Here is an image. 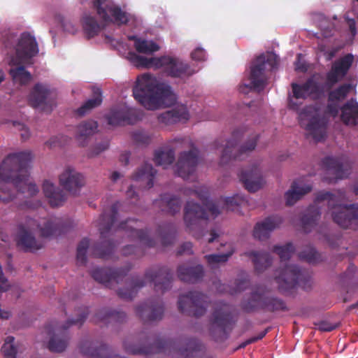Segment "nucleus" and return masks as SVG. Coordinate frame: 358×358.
I'll list each match as a JSON object with an SVG mask.
<instances>
[{"label":"nucleus","mask_w":358,"mask_h":358,"mask_svg":"<svg viewBox=\"0 0 358 358\" xmlns=\"http://www.w3.org/2000/svg\"><path fill=\"white\" fill-rule=\"evenodd\" d=\"M136 314L145 322H152L162 319L164 306L159 301H152L139 305L136 308Z\"/></svg>","instance_id":"nucleus-23"},{"label":"nucleus","mask_w":358,"mask_h":358,"mask_svg":"<svg viewBox=\"0 0 358 358\" xmlns=\"http://www.w3.org/2000/svg\"><path fill=\"white\" fill-rule=\"evenodd\" d=\"M192 245L191 243H185V244H183V245L182 246V251H180V252H187V253H190L191 252V250H192Z\"/></svg>","instance_id":"nucleus-61"},{"label":"nucleus","mask_w":358,"mask_h":358,"mask_svg":"<svg viewBox=\"0 0 358 358\" xmlns=\"http://www.w3.org/2000/svg\"><path fill=\"white\" fill-rule=\"evenodd\" d=\"M221 150V162L222 164L227 163L231 159L239 157V155L234 153L236 150V144L232 141L225 142L224 145L219 148Z\"/></svg>","instance_id":"nucleus-45"},{"label":"nucleus","mask_w":358,"mask_h":358,"mask_svg":"<svg viewBox=\"0 0 358 358\" xmlns=\"http://www.w3.org/2000/svg\"><path fill=\"white\" fill-rule=\"evenodd\" d=\"M315 325L317 329L322 331H331L336 327V325L331 324L327 321H320L315 323Z\"/></svg>","instance_id":"nucleus-56"},{"label":"nucleus","mask_w":358,"mask_h":358,"mask_svg":"<svg viewBox=\"0 0 358 358\" xmlns=\"http://www.w3.org/2000/svg\"><path fill=\"white\" fill-rule=\"evenodd\" d=\"M134 141L141 144H148L151 140V136L145 131L138 130L134 133Z\"/></svg>","instance_id":"nucleus-50"},{"label":"nucleus","mask_w":358,"mask_h":358,"mask_svg":"<svg viewBox=\"0 0 358 358\" xmlns=\"http://www.w3.org/2000/svg\"><path fill=\"white\" fill-rule=\"evenodd\" d=\"M299 257L310 263H315L318 259L317 254L313 248H308L301 252Z\"/></svg>","instance_id":"nucleus-48"},{"label":"nucleus","mask_w":358,"mask_h":358,"mask_svg":"<svg viewBox=\"0 0 358 358\" xmlns=\"http://www.w3.org/2000/svg\"><path fill=\"white\" fill-rule=\"evenodd\" d=\"M220 247H226L227 252L222 254H213L206 255L205 259L211 268L217 267L220 264L228 261L234 252V247L229 243H220Z\"/></svg>","instance_id":"nucleus-36"},{"label":"nucleus","mask_w":358,"mask_h":358,"mask_svg":"<svg viewBox=\"0 0 358 358\" xmlns=\"http://www.w3.org/2000/svg\"><path fill=\"white\" fill-rule=\"evenodd\" d=\"M257 141V136H252L243 146L239 148V152L245 153L255 149Z\"/></svg>","instance_id":"nucleus-53"},{"label":"nucleus","mask_w":358,"mask_h":358,"mask_svg":"<svg viewBox=\"0 0 358 358\" xmlns=\"http://www.w3.org/2000/svg\"><path fill=\"white\" fill-rule=\"evenodd\" d=\"M109 146L108 141L107 140L102 141L99 143H97L90 151L88 155L90 157H94L99 154H101L102 152L105 151L108 149Z\"/></svg>","instance_id":"nucleus-49"},{"label":"nucleus","mask_w":358,"mask_h":358,"mask_svg":"<svg viewBox=\"0 0 358 358\" xmlns=\"http://www.w3.org/2000/svg\"><path fill=\"white\" fill-rule=\"evenodd\" d=\"M135 195H136V193H135L134 190L133 189V187H130L129 188V189L127 191V197L133 199Z\"/></svg>","instance_id":"nucleus-64"},{"label":"nucleus","mask_w":358,"mask_h":358,"mask_svg":"<svg viewBox=\"0 0 358 358\" xmlns=\"http://www.w3.org/2000/svg\"><path fill=\"white\" fill-rule=\"evenodd\" d=\"M59 183L69 192L76 194L83 185L84 180L83 176L75 169L67 166L59 176Z\"/></svg>","instance_id":"nucleus-20"},{"label":"nucleus","mask_w":358,"mask_h":358,"mask_svg":"<svg viewBox=\"0 0 358 358\" xmlns=\"http://www.w3.org/2000/svg\"><path fill=\"white\" fill-rule=\"evenodd\" d=\"M92 5L99 19L104 24L120 25L130 20V15L122 10L113 0H92Z\"/></svg>","instance_id":"nucleus-12"},{"label":"nucleus","mask_w":358,"mask_h":358,"mask_svg":"<svg viewBox=\"0 0 358 358\" xmlns=\"http://www.w3.org/2000/svg\"><path fill=\"white\" fill-rule=\"evenodd\" d=\"M33 156L29 151L13 152L0 164V201L8 203L20 194L24 197L36 195L39 189L24 169Z\"/></svg>","instance_id":"nucleus-2"},{"label":"nucleus","mask_w":358,"mask_h":358,"mask_svg":"<svg viewBox=\"0 0 358 358\" xmlns=\"http://www.w3.org/2000/svg\"><path fill=\"white\" fill-rule=\"evenodd\" d=\"M318 27L324 37H329L333 35L335 29V24L330 21L322 14H317L315 16Z\"/></svg>","instance_id":"nucleus-42"},{"label":"nucleus","mask_w":358,"mask_h":358,"mask_svg":"<svg viewBox=\"0 0 358 358\" xmlns=\"http://www.w3.org/2000/svg\"><path fill=\"white\" fill-rule=\"evenodd\" d=\"M29 101L34 108L49 112L55 106V95L48 86L38 83L32 89Z\"/></svg>","instance_id":"nucleus-17"},{"label":"nucleus","mask_w":358,"mask_h":358,"mask_svg":"<svg viewBox=\"0 0 358 358\" xmlns=\"http://www.w3.org/2000/svg\"><path fill=\"white\" fill-rule=\"evenodd\" d=\"M129 40L134 41V45L136 50V51L139 53H142L146 55V57H150V55H152L154 52H157L159 50V46L155 42L151 40H146L144 38H138L135 36H131L129 37ZM133 53L132 52H129L127 55V59H129V55ZM135 54V52H134ZM136 55L140 56L139 55ZM144 57L143 55H141Z\"/></svg>","instance_id":"nucleus-30"},{"label":"nucleus","mask_w":358,"mask_h":358,"mask_svg":"<svg viewBox=\"0 0 358 358\" xmlns=\"http://www.w3.org/2000/svg\"><path fill=\"white\" fill-rule=\"evenodd\" d=\"M210 235V238L208 241V243H213L215 241H220L221 231L220 230H211Z\"/></svg>","instance_id":"nucleus-59"},{"label":"nucleus","mask_w":358,"mask_h":358,"mask_svg":"<svg viewBox=\"0 0 358 358\" xmlns=\"http://www.w3.org/2000/svg\"><path fill=\"white\" fill-rule=\"evenodd\" d=\"M92 276L96 280L103 283L110 280L111 278H116L115 274L111 277L108 276L106 271L102 268L94 270L92 273Z\"/></svg>","instance_id":"nucleus-51"},{"label":"nucleus","mask_w":358,"mask_h":358,"mask_svg":"<svg viewBox=\"0 0 358 358\" xmlns=\"http://www.w3.org/2000/svg\"><path fill=\"white\" fill-rule=\"evenodd\" d=\"M301 126L306 135L315 141H323L327 134V120L324 110L317 106H309L299 111Z\"/></svg>","instance_id":"nucleus-10"},{"label":"nucleus","mask_w":358,"mask_h":358,"mask_svg":"<svg viewBox=\"0 0 358 358\" xmlns=\"http://www.w3.org/2000/svg\"><path fill=\"white\" fill-rule=\"evenodd\" d=\"M176 144H181L182 148L189 146L188 151L179 153L178 161L174 166V172L185 180L190 178L195 173L199 163V150L187 137H179L173 139Z\"/></svg>","instance_id":"nucleus-11"},{"label":"nucleus","mask_w":358,"mask_h":358,"mask_svg":"<svg viewBox=\"0 0 358 358\" xmlns=\"http://www.w3.org/2000/svg\"><path fill=\"white\" fill-rule=\"evenodd\" d=\"M345 199V195L342 191H338L335 194L329 192H320L317 196L315 205L310 206L306 214L301 220V224L306 231H309L310 228L316 224L320 213L318 205L321 203H327L331 212V216L336 223L343 228H356L358 224V206L343 205Z\"/></svg>","instance_id":"nucleus-3"},{"label":"nucleus","mask_w":358,"mask_h":358,"mask_svg":"<svg viewBox=\"0 0 358 358\" xmlns=\"http://www.w3.org/2000/svg\"><path fill=\"white\" fill-rule=\"evenodd\" d=\"M272 250L281 261L280 266L275 273V282L281 292H287L296 286L301 274L298 266L286 262L294 253V247L288 243L283 245H276Z\"/></svg>","instance_id":"nucleus-8"},{"label":"nucleus","mask_w":358,"mask_h":358,"mask_svg":"<svg viewBox=\"0 0 358 358\" xmlns=\"http://www.w3.org/2000/svg\"><path fill=\"white\" fill-rule=\"evenodd\" d=\"M89 241L87 239L82 240L77 248V261L83 264L86 261V252L89 247Z\"/></svg>","instance_id":"nucleus-47"},{"label":"nucleus","mask_w":358,"mask_h":358,"mask_svg":"<svg viewBox=\"0 0 358 358\" xmlns=\"http://www.w3.org/2000/svg\"><path fill=\"white\" fill-rule=\"evenodd\" d=\"M293 95L289 96V107L294 110H299L301 99L308 96L315 98L320 92V86L314 79L308 80L303 85L292 84Z\"/></svg>","instance_id":"nucleus-18"},{"label":"nucleus","mask_w":358,"mask_h":358,"mask_svg":"<svg viewBox=\"0 0 358 358\" xmlns=\"http://www.w3.org/2000/svg\"><path fill=\"white\" fill-rule=\"evenodd\" d=\"M192 59L194 61H204L206 55L203 49L201 48H195L191 53Z\"/></svg>","instance_id":"nucleus-54"},{"label":"nucleus","mask_w":358,"mask_h":358,"mask_svg":"<svg viewBox=\"0 0 358 358\" xmlns=\"http://www.w3.org/2000/svg\"><path fill=\"white\" fill-rule=\"evenodd\" d=\"M62 26L63 30L69 34H75L76 33L78 29L74 23L69 20H64L62 21Z\"/></svg>","instance_id":"nucleus-55"},{"label":"nucleus","mask_w":358,"mask_h":358,"mask_svg":"<svg viewBox=\"0 0 358 358\" xmlns=\"http://www.w3.org/2000/svg\"><path fill=\"white\" fill-rule=\"evenodd\" d=\"M64 231L61 219L57 217L27 218L17 227L16 242L18 246L26 250H37L43 247V243L36 238L34 233L48 238L57 236Z\"/></svg>","instance_id":"nucleus-4"},{"label":"nucleus","mask_w":358,"mask_h":358,"mask_svg":"<svg viewBox=\"0 0 358 358\" xmlns=\"http://www.w3.org/2000/svg\"><path fill=\"white\" fill-rule=\"evenodd\" d=\"M354 61V57L348 54L335 61L327 75L328 82L333 85L341 80L348 73Z\"/></svg>","instance_id":"nucleus-21"},{"label":"nucleus","mask_w":358,"mask_h":358,"mask_svg":"<svg viewBox=\"0 0 358 358\" xmlns=\"http://www.w3.org/2000/svg\"><path fill=\"white\" fill-rule=\"evenodd\" d=\"M122 177L121 174L119 173V172H117V171H115L113 172L111 176H110V179L113 181V182H115L117 181L119 178H120Z\"/></svg>","instance_id":"nucleus-63"},{"label":"nucleus","mask_w":358,"mask_h":358,"mask_svg":"<svg viewBox=\"0 0 358 358\" xmlns=\"http://www.w3.org/2000/svg\"><path fill=\"white\" fill-rule=\"evenodd\" d=\"M43 189L45 196L48 199L52 206H58L65 201L66 196L62 190L56 188L50 181H45Z\"/></svg>","instance_id":"nucleus-35"},{"label":"nucleus","mask_w":358,"mask_h":358,"mask_svg":"<svg viewBox=\"0 0 358 358\" xmlns=\"http://www.w3.org/2000/svg\"><path fill=\"white\" fill-rule=\"evenodd\" d=\"M233 319V309L228 304L219 303L215 307L211 320L210 331L213 334H224L225 327Z\"/></svg>","instance_id":"nucleus-19"},{"label":"nucleus","mask_w":358,"mask_h":358,"mask_svg":"<svg viewBox=\"0 0 358 358\" xmlns=\"http://www.w3.org/2000/svg\"><path fill=\"white\" fill-rule=\"evenodd\" d=\"M36 39L29 34L21 35L15 49V55L10 58V74L15 83L26 85L31 80V75L25 69L33 64V58L38 54Z\"/></svg>","instance_id":"nucleus-6"},{"label":"nucleus","mask_w":358,"mask_h":358,"mask_svg":"<svg viewBox=\"0 0 358 358\" xmlns=\"http://www.w3.org/2000/svg\"><path fill=\"white\" fill-rule=\"evenodd\" d=\"M252 301L254 303L252 304V306H261L264 305L266 303L264 302L265 296L262 293H253L252 296Z\"/></svg>","instance_id":"nucleus-58"},{"label":"nucleus","mask_w":358,"mask_h":358,"mask_svg":"<svg viewBox=\"0 0 358 358\" xmlns=\"http://www.w3.org/2000/svg\"><path fill=\"white\" fill-rule=\"evenodd\" d=\"M247 203L245 197L237 194L230 197L220 198L217 201H210L203 209L199 204L188 201L184 210V222L188 230L193 231L200 226L202 220L215 218L222 210H234L238 206Z\"/></svg>","instance_id":"nucleus-5"},{"label":"nucleus","mask_w":358,"mask_h":358,"mask_svg":"<svg viewBox=\"0 0 358 358\" xmlns=\"http://www.w3.org/2000/svg\"><path fill=\"white\" fill-rule=\"evenodd\" d=\"M203 269L201 265L190 266L187 264H183L179 266L178 275L182 281L194 282L203 276Z\"/></svg>","instance_id":"nucleus-34"},{"label":"nucleus","mask_w":358,"mask_h":358,"mask_svg":"<svg viewBox=\"0 0 358 358\" xmlns=\"http://www.w3.org/2000/svg\"><path fill=\"white\" fill-rule=\"evenodd\" d=\"M171 280V275L166 268L150 270L145 275V281L153 282L157 289L162 291L169 288Z\"/></svg>","instance_id":"nucleus-27"},{"label":"nucleus","mask_w":358,"mask_h":358,"mask_svg":"<svg viewBox=\"0 0 358 358\" xmlns=\"http://www.w3.org/2000/svg\"><path fill=\"white\" fill-rule=\"evenodd\" d=\"M87 312L83 311L77 319L67 321L64 327L49 328L48 333L51 334L48 341V348L52 352H60L64 351L69 344V336L64 331L71 325H80L87 317Z\"/></svg>","instance_id":"nucleus-13"},{"label":"nucleus","mask_w":358,"mask_h":358,"mask_svg":"<svg viewBox=\"0 0 358 358\" xmlns=\"http://www.w3.org/2000/svg\"><path fill=\"white\" fill-rule=\"evenodd\" d=\"M129 58L136 67L162 69L167 75L174 78H184L195 73L187 64L177 57H146L131 53Z\"/></svg>","instance_id":"nucleus-7"},{"label":"nucleus","mask_w":358,"mask_h":358,"mask_svg":"<svg viewBox=\"0 0 358 358\" xmlns=\"http://www.w3.org/2000/svg\"><path fill=\"white\" fill-rule=\"evenodd\" d=\"M312 189V185L304 178L299 179L293 182L290 189L286 192L285 199L287 206L294 204L302 196Z\"/></svg>","instance_id":"nucleus-26"},{"label":"nucleus","mask_w":358,"mask_h":358,"mask_svg":"<svg viewBox=\"0 0 358 358\" xmlns=\"http://www.w3.org/2000/svg\"><path fill=\"white\" fill-rule=\"evenodd\" d=\"M14 126L21 132L20 135L23 139H27L29 137L28 128L20 122H14Z\"/></svg>","instance_id":"nucleus-57"},{"label":"nucleus","mask_w":358,"mask_h":358,"mask_svg":"<svg viewBox=\"0 0 358 358\" xmlns=\"http://www.w3.org/2000/svg\"><path fill=\"white\" fill-rule=\"evenodd\" d=\"M119 227L124 229L128 228L131 231V236L132 238L138 239L143 245H152L147 231L138 230L133 225H127V223H121Z\"/></svg>","instance_id":"nucleus-43"},{"label":"nucleus","mask_w":358,"mask_h":358,"mask_svg":"<svg viewBox=\"0 0 358 358\" xmlns=\"http://www.w3.org/2000/svg\"><path fill=\"white\" fill-rule=\"evenodd\" d=\"M14 337L8 336L4 341L1 351L4 358H16L18 352L17 345L14 342Z\"/></svg>","instance_id":"nucleus-44"},{"label":"nucleus","mask_w":358,"mask_h":358,"mask_svg":"<svg viewBox=\"0 0 358 358\" xmlns=\"http://www.w3.org/2000/svg\"><path fill=\"white\" fill-rule=\"evenodd\" d=\"M98 131V124L94 120H87L80 123L76 129V138L80 146L87 145L88 139Z\"/></svg>","instance_id":"nucleus-29"},{"label":"nucleus","mask_w":358,"mask_h":358,"mask_svg":"<svg viewBox=\"0 0 358 358\" xmlns=\"http://www.w3.org/2000/svg\"><path fill=\"white\" fill-rule=\"evenodd\" d=\"M102 101L100 93L96 94L95 96L87 100L80 108L77 110L79 115H84L94 108L99 106Z\"/></svg>","instance_id":"nucleus-46"},{"label":"nucleus","mask_w":358,"mask_h":358,"mask_svg":"<svg viewBox=\"0 0 358 358\" xmlns=\"http://www.w3.org/2000/svg\"><path fill=\"white\" fill-rule=\"evenodd\" d=\"M206 297L197 292L182 294L178 299V308L183 313L201 316L206 311Z\"/></svg>","instance_id":"nucleus-14"},{"label":"nucleus","mask_w":358,"mask_h":358,"mask_svg":"<svg viewBox=\"0 0 358 358\" xmlns=\"http://www.w3.org/2000/svg\"><path fill=\"white\" fill-rule=\"evenodd\" d=\"M10 313L8 310L0 308V319L6 320L9 318Z\"/></svg>","instance_id":"nucleus-62"},{"label":"nucleus","mask_w":358,"mask_h":358,"mask_svg":"<svg viewBox=\"0 0 358 358\" xmlns=\"http://www.w3.org/2000/svg\"><path fill=\"white\" fill-rule=\"evenodd\" d=\"M156 173L152 164L145 163L134 173L133 180L144 188H150L153 186Z\"/></svg>","instance_id":"nucleus-28"},{"label":"nucleus","mask_w":358,"mask_h":358,"mask_svg":"<svg viewBox=\"0 0 358 358\" xmlns=\"http://www.w3.org/2000/svg\"><path fill=\"white\" fill-rule=\"evenodd\" d=\"M184 194L186 195H195L196 197L201 200L205 199V195L202 194L200 192L196 189H186L184 190Z\"/></svg>","instance_id":"nucleus-60"},{"label":"nucleus","mask_w":358,"mask_h":358,"mask_svg":"<svg viewBox=\"0 0 358 358\" xmlns=\"http://www.w3.org/2000/svg\"><path fill=\"white\" fill-rule=\"evenodd\" d=\"M144 285H145L144 280L136 279V280H134L132 282V286H133L132 289H133L131 292H129L128 293H124V292H123V291L120 290L119 292V294L123 298H126V299L132 298V296L134 294V289L140 288V287H143Z\"/></svg>","instance_id":"nucleus-52"},{"label":"nucleus","mask_w":358,"mask_h":358,"mask_svg":"<svg viewBox=\"0 0 358 358\" xmlns=\"http://www.w3.org/2000/svg\"><path fill=\"white\" fill-rule=\"evenodd\" d=\"M240 180L245 189L250 192H256L263 188L266 185V180L262 175L261 163H252L247 169L243 170L240 174Z\"/></svg>","instance_id":"nucleus-16"},{"label":"nucleus","mask_w":358,"mask_h":358,"mask_svg":"<svg viewBox=\"0 0 358 358\" xmlns=\"http://www.w3.org/2000/svg\"><path fill=\"white\" fill-rule=\"evenodd\" d=\"M350 88L349 85H344L330 92L327 106V112L329 115L336 116L338 113V102L346 96Z\"/></svg>","instance_id":"nucleus-31"},{"label":"nucleus","mask_w":358,"mask_h":358,"mask_svg":"<svg viewBox=\"0 0 358 358\" xmlns=\"http://www.w3.org/2000/svg\"><path fill=\"white\" fill-rule=\"evenodd\" d=\"M324 164L329 175L326 177V179L329 182L343 178L349 174L350 165L340 159L327 157L324 161Z\"/></svg>","instance_id":"nucleus-22"},{"label":"nucleus","mask_w":358,"mask_h":358,"mask_svg":"<svg viewBox=\"0 0 358 358\" xmlns=\"http://www.w3.org/2000/svg\"><path fill=\"white\" fill-rule=\"evenodd\" d=\"M133 95L148 110L173 106V108L158 116L159 121L165 124L185 121L189 117L187 107L184 104L176 103L177 96L171 87L151 75L143 74L138 77L133 88Z\"/></svg>","instance_id":"nucleus-1"},{"label":"nucleus","mask_w":358,"mask_h":358,"mask_svg":"<svg viewBox=\"0 0 358 358\" xmlns=\"http://www.w3.org/2000/svg\"><path fill=\"white\" fill-rule=\"evenodd\" d=\"M278 63V57L271 52L262 54L252 62L248 83H243L239 87L241 93L247 94L251 90H262L266 85V73L271 70Z\"/></svg>","instance_id":"nucleus-9"},{"label":"nucleus","mask_w":358,"mask_h":358,"mask_svg":"<svg viewBox=\"0 0 358 358\" xmlns=\"http://www.w3.org/2000/svg\"><path fill=\"white\" fill-rule=\"evenodd\" d=\"M341 119L349 125H356L358 122V103L355 100L349 101L343 108Z\"/></svg>","instance_id":"nucleus-37"},{"label":"nucleus","mask_w":358,"mask_h":358,"mask_svg":"<svg viewBox=\"0 0 358 358\" xmlns=\"http://www.w3.org/2000/svg\"><path fill=\"white\" fill-rule=\"evenodd\" d=\"M245 255L252 259L256 269L258 271L263 270L271 264L270 255L266 252L249 251L245 252Z\"/></svg>","instance_id":"nucleus-40"},{"label":"nucleus","mask_w":358,"mask_h":358,"mask_svg":"<svg viewBox=\"0 0 358 358\" xmlns=\"http://www.w3.org/2000/svg\"><path fill=\"white\" fill-rule=\"evenodd\" d=\"M175 159V152L173 149L162 148L157 150L154 155V161L158 166L167 169L171 166Z\"/></svg>","instance_id":"nucleus-38"},{"label":"nucleus","mask_w":358,"mask_h":358,"mask_svg":"<svg viewBox=\"0 0 358 358\" xmlns=\"http://www.w3.org/2000/svg\"><path fill=\"white\" fill-rule=\"evenodd\" d=\"M147 341H139L134 338H127L123 343L125 350L131 354H149L152 352L150 348L147 346L145 343Z\"/></svg>","instance_id":"nucleus-39"},{"label":"nucleus","mask_w":358,"mask_h":358,"mask_svg":"<svg viewBox=\"0 0 358 358\" xmlns=\"http://www.w3.org/2000/svg\"><path fill=\"white\" fill-rule=\"evenodd\" d=\"M155 205L171 214L178 213L181 207V201L176 196L166 194L159 200L155 201Z\"/></svg>","instance_id":"nucleus-33"},{"label":"nucleus","mask_w":358,"mask_h":358,"mask_svg":"<svg viewBox=\"0 0 358 358\" xmlns=\"http://www.w3.org/2000/svg\"><path fill=\"white\" fill-rule=\"evenodd\" d=\"M119 206V203L114 204L109 210H105L99 219L98 227L102 236L112 229L115 227L117 220L116 210Z\"/></svg>","instance_id":"nucleus-32"},{"label":"nucleus","mask_w":358,"mask_h":358,"mask_svg":"<svg viewBox=\"0 0 358 358\" xmlns=\"http://www.w3.org/2000/svg\"><path fill=\"white\" fill-rule=\"evenodd\" d=\"M85 32L89 37H93L101 31V25L94 16L90 13H85L81 20Z\"/></svg>","instance_id":"nucleus-41"},{"label":"nucleus","mask_w":358,"mask_h":358,"mask_svg":"<svg viewBox=\"0 0 358 358\" xmlns=\"http://www.w3.org/2000/svg\"><path fill=\"white\" fill-rule=\"evenodd\" d=\"M79 348L83 355L91 358H110L113 356L107 345L96 341H83Z\"/></svg>","instance_id":"nucleus-24"},{"label":"nucleus","mask_w":358,"mask_h":358,"mask_svg":"<svg viewBox=\"0 0 358 358\" xmlns=\"http://www.w3.org/2000/svg\"><path fill=\"white\" fill-rule=\"evenodd\" d=\"M282 222L280 217L272 216L257 222L254 227L253 236L260 241L268 238L271 233L278 228Z\"/></svg>","instance_id":"nucleus-25"},{"label":"nucleus","mask_w":358,"mask_h":358,"mask_svg":"<svg viewBox=\"0 0 358 358\" xmlns=\"http://www.w3.org/2000/svg\"><path fill=\"white\" fill-rule=\"evenodd\" d=\"M143 113L139 110L129 107L126 103H120L113 107L107 115L108 123L113 126L123 123L132 124L141 119Z\"/></svg>","instance_id":"nucleus-15"}]
</instances>
